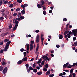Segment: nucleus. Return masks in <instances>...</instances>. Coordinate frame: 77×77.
<instances>
[{"instance_id": "18", "label": "nucleus", "mask_w": 77, "mask_h": 77, "mask_svg": "<svg viewBox=\"0 0 77 77\" xmlns=\"http://www.w3.org/2000/svg\"><path fill=\"white\" fill-rule=\"evenodd\" d=\"M72 65L69 64L68 65V66L67 67V68H71L72 67Z\"/></svg>"}, {"instance_id": "57", "label": "nucleus", "mask_w": 77, "mask_h": 77, "mask_svg": "<svg viewBox=\"0 0 77 77\" xmlns=\"http://www.w3.org/2000/svg\"><path fill=\"white\" fill-rule=\"evenodd\" d=\"M18 24H16L15 25L14 27H16V28H17V27H18Z\"/></svg>"}, {"instance_id": "15", "label": "nucleus", "mask_w": 77, "mask_h": 77, "mask_svg": "<svg viewBox=\"0 0 77 77\" xmlns=\"http://www.w3.org/2000/svg\"><path fill=\"white\" fill-rule=\"evenodd\" d=\"M21 13L22 15H24L25 13V11H21Z\"/></svg>"}, {"instance_id": "11", "label": "nucleus", "mask_w": 77, "mask_h": 77, "mask_svg": "<svg viewBox=\"0 0 77 77\" xmlns=\"http://www.w3.org/2000/svg\"><path fill=\"white\" fill-rule=\"evenodd\" d=\"M42 72H37V74L38 75H40L42 74Z\"/></svg>"}, {"instance_id": "27", "label": "nucleus", "mask_w": 77, "mask_h": 77, "mask_svg": "<svg viewBox=\"0 0 77 77\" xmlns=\"http://www.w3.org/2000/svg\"><path fill=\"white\" fill-rule=\"evenodd\" d=\"M74 70L73 69H72L70 70V72L71 74H72L73 72V70Z\"/></svg>"}, {"instance_id": "7", "label": "nucleus", "mask_w": 77, "mask_h": 77, "mask_svg": "<svg viewBox=\"0 0 77 77\" xmlns=\"http://www.w3.org/2000/svg\"><path fill=\"white\" fill-rule=\"evenodd\" d=\"M50 74V69H49V70L48 71L45 73V74L46 75H48Z\"/></svg>"}, {"instance_id": "24", "label": "nucleus", "mask_w": 77, "mask_h": 77, "mask_svg": "<svg viewBox=\"0 0 77 77\" xmlns=\"http://www.w3.org/2000/svg\"><path fill=\"white\" fill-rule=\"evenodd\" d=\"M9 46H10V44H8L7 43L6 45L5 46V47L7 48H9Z\"/></svg>"}, {"instance_id": "12", "label": "nucleus", "mask_w": 77, "mask_h": 77, "mask_svg": "<svg viewBox=\"0 0 77 77\" xmlns=\"http://www.w3.org/2000/svg\"><path fill=\"white\" fill-rule=\"evenodd\" d=\"M42 59L41 58H40L39 60H38V61L37 62V63L38 64H39L41 63L42 62Z\"/></svg>"}, {"instance_id": "26", "label": "nucleus", "mask_w": 77, "mask_h": 77, "mask_svg": "<svg viewBox=\"0 0 77 77\" xmlns=\"http://www.w3.org/2000/svg\"><path fill=\"white\" fill-rule=\"evenodd\" d=\"M7 64V63L5 62L4 61H2V65L3 66H5Z\"/></svg>"}, {"instance_id": "40", "label": "nucleus", "mask_w": 77, "mask_h": 77, "mask_svg": "<svg viewBox=\"0 0 77 77\" xmlns=\"http://www.w3.org/2000/svg\"><path fill=\"white\" fill-rule=\"evenodd\" d=\"M8 26H9V27L10 28H11L12 27V25H11V23H10V24H9V25H8Z\"/></svg>"}, {"instance_id": "13", "label": "nucleus", "mask_w": 77, "mask_h": 77, "mask_svg": "<svg viewBox=\"0 0 77 77\" xmlns=\"http://www.w3.org/2000/svg\"><path fill=\"white\" fill-rule=\"evenodd\" d=\"M30 45H33L34 44V41H30Z\"/></svg>"}, {"instance_id": "47", "label": "nucleus", "mask_w": 77, "mask_h": 77, "mask_svg": "<svg viewBox=\"0 0 77 77\" xmlns=\"http://www.w3.org/2000/svg\"><path fill=\"white\" fill-rule=\"evenodd\" d=\"M14 6V5L13 4H11L10 5H9V7L10 8H12L13 6Z\"/></svg>"}, {"instance_id": "53", "label": "nucleus", "mask_w": 77, "mask_h": 77, "mask_svg": "<svg viewBox=\"0 0 77 77\" xmlns=\"http://www.w3.org/2000/svg\"><path fill=\"white\" fill-rule=\"evenodd\" d=\"M21 15V13H19L18 14H17V16L18 17H20Z\"/></svg>"}, {"instance_id": "61", "label": "nucleus", "mask_w": 77, "mask_h": 77, "mask_svg": "<svg viewBox=\"0 0 77 77\" xmlns=\"http://www.w3.org/2000/svg\"><path fill=\"white\" fill-rule=\"evenodd\" d=\"M17 28H16V27H14L13 28V30L14 31H15V30H16V29Z\"/></svg>"}, {"instance_id": "14", "label": "nucleus", "mask_w": 77, "mask_h": 77, "mask_svg": "<svg viewBox=\"0 0 77 77\" xmlns=\"http://www.w3.org/2000/svg\"><path fill=\"white\" fill-rule=\"evenodd\" d=\"M33 45H30V51H31L33 49Z\"/></svg>"}, {"instance_id": "41", "label": "nucleus", "mask_w": 77, "mask_h": 77, "mask_svg": "<svg viewBox=\"0 0 77 77\" xmlns=\"http://www.w3.org/2000/svg\"><path fill=\"white\" fill-rule=\"evenodd\" d=\"M67 66L66 65V64H64L63 66V67L64 68H66Z\"/></svg>"}, {"instance_id": "49", "label": "nucleus", "mask_w": 77, "mask_h": 77, "mask_svg": "<svg viewBox=\"0 0 77 77\" xmlns=\"http://www.w3.org/2000/svg\"><path fill=\"white\" fill-rule=\"evenodd\" d=\"M3 2L2 1H0V6L2 5Z\"/></svg>"}, {"instance_id": "31", "label": "nucleus", "mask_w": 77, "mask_h": 77, "mask_svg": "<svg viewBox=\"0 0 77 77\" xmlns=\"http://www.w3.org/2000/svg\"><path fill=\"white\" fill-rule=\"evenodd\" d=\"M39 49V45H37V48H36V52H37L38 49Z\"/></svg>"}, {"instance_id": "19", "label": "nucleus", "mask_w": 77, "mask_h": 77, "mask_svg": "<svg viewBox=\"0 0 77 77\" xmlns=\"http://www.w3.org/2000/svg\"><path fill=\"white\" fill-rule=\"evenodd\" d=\"M8 49H9V48H7V47H5V48H4V51L5 52L7 51H8L7 50Z\"/></svg>"}, {"instance_id": "50", "label": "nucleus", "mask_w": 77, "mask_h": 77, "mask_svg": "<svg viewBox=\"0 0 77 77\" xmlns=\"http://www.w3.org/2000/svg\"><path fill=\"white\" fill-rule=\"evenodd\" d=\"M4 19V18L3 17H0V20H2Z\"/></svg>"}, {"instance_id": "58", "label": "nucleus", "mask_w": 77, "mask_h": 77, "mask_svg": "<svg viewBox=\"0 0 77 77\" xmlns=\"http://www.w3.org/2000/svg\"><path fill=\"white\" fill-rule=\"evenodd\" d=\"M72 76H73V77H75V74L74 73H72Z\"/></svg>"}, {"instance_id": "59", "label": "nucleus", "mask_w": 77, "mask_h": 77, "mask_svg": "<svg viewBox=\"0 0 77 77\" xmlns=\"http://www.w3.org/2000/svg\"><path fill=\"white\" fill-rule=\"evenodd\" d=\"M21 20V18L20 17H18L17 18V20L19 21H20Z\"/></svg>"}, {"instance_id": "62", "label": "nucleus", "mask_w": 77, "mask_h": 77, "mask_svg": "<svg viewBox=\"0 0 77 77\" xmlns=\"http://www.w3.org/2000/svg\"><path fill=\"white\" fill-rule=\"evenodd\" d=\"M71 37V36L70 35H67V37H68L69 38H70Z\"/></svg>"}, {"instance_id": "60", "label": "nucleus", "mask_w": 77, "mask_h": 77, "mask_svg": "<svg viewBox=\"0 0 77 77\" xmlns=\"http://www.w3.org/2000/svg\"><path fill=\"white\" fill-rule=\"evenodd\" d=\"M2 15L3 17H5V13L3 12H2Z\"/></svg>"}, {"instance_id": "1", "label": "nucleus", "mask_w": 77, "mask_h": 77, "mask_svg": "<svg viewBox=\"0 0 77 77\" xmlns=\"http://www.w3.org/2000/svg\"><path fill=\"white\" fill-rule=\"evenodd\" d=\"M72 31L73 32L74 36H76L77 34V29L72 30Z\"/></svg>"}, {"instance_id": "23", "label": "nucleus", "mask_w": 77, "mask_h": 77, "mask_svg": "<svg viewBox=\"0 0 77 77\" xmlns=\"http://www.w3.org/2000/svg\"><path fill=\"white\" fill-rule=\"evenodd\" d=\"M5 36V34L4 33H2L1 34V36L2 37H4Z\"/></svg>"}, {"instance_id": "44", "label": "nucleus", "mask_w": 77, "mask_h": 77, "mask_svg": "<svg viewBox=\"0 0 77 77\" xmlns=\"http://www.w3.org/2000/svg\"><path fill=\"white\" fill-rule=\"evenodd\" d=\"M43 14L44 15H46V11H43Z\"/></svg>"}, {"instance_id": "34", "label": "nucleus", "mask_w": 77, "mask_h": 77, "mask_svg": "<svg viewBox=\"0 0 77 77\" xmlns=\"http://www.w3.org/2000/svg\"><path fill=\"white\" fill-rule=\"evenodd\" d=\"M47 70H48V69H46L45 68H43V71L45 72H46V71H47Z\"/></svg>"}, {"instance_id": "33", "label": "nucleus", "mask_w": 77, "mask_h": 77, "mask_svg": "<svg viewBox=\"0 0 77 77\" xmlns=\"http://www.w3.org/2000/svg\"><path fill=\"white\" fill-rule=\"evenodd\" d=\"M41 65H42L43 66L45 65V62L43 61H42V63H41Z\"/></svg>"}, {"instance_id": "46", "label": "nucleus", "mask_w": 77, "mask_h": 77, "mask_svg": "<svg viewBox=\"0 0 77 77\" xmlns=\"http://www.w3.org/2000/svg\"><path fill=\"white\" fill-rule=\"evenodd\" d=\"M17 11H20V8H17L16 9V10Z\"/></svg>"}, {"instance_id": "5", "label": "nucleus", "mask_w": 77, "mask_h": 77, "mask_svg": "<svg viewBox=\"0 0 77 77\" xmlns=\"http://www.w3.org/2000/svg\"><path fill=\"white\" fill-rule=\"evenodd\" d=\"M41 3H40V4L41 6H42L43 5L45 4V2L43 0L41 1Z\"/></svg>"}, {"instance_id": "10", "label": "nucleus", "mask_w": 77, "mask_h": 77, "mask_svg": "<svg viewBox=\"0 0 77 77\" xmlns=\"http://www.w3.org/2000/svg\"><path fill=\"white\" fill-rule=\"evenodd\" d=\"M59 38L60 39H62L63 38V35H59Z\"/></svg>"}, {"instance_id": "30", "label": "nucleus", "mask_w": 77, "mask_h": 77, "mask_svg": "<svg viewBox=\"0 0 77 77\" xmlns=\"http://www.w3.org/2000/svg\"><path fill=\"white\" fill-rule=\"evenodd\" d=\"M6 10V8H5L4 9H2L1 10V12H4Z\"/></svg>"}, {"instance_id": "16", "label": "nucleus", "mask_w": 77, "mask_h": 77, "mask_svg": "<svg viewBox=\"0 0 77 77\" xmlns=\"http://www.w3.org/2000/svg\"><path fill=\"white\" fill-rule=\"evenodd\" d=\"M41 6V5H40V4H37V7L38 9H40L41 8L42 6Z\"/></svg>"}, {"instance_id": "9", "label": "nucleus", "mask_w": 77, "mask_h": 77, "mask_svg": "<svg viewBox=\"0 0 77 77\" xmlns=\"http://www.w3.org/2000/svg\"><path fill=\"white\" fill-rule=\"evenodd\" d=\"M23 62V61H22V60H19L17 62V64H21V63H22Z\"/></svg>"}, {"instance_id": "64", "label": "nucleus", "mask_w": 77, "mask_h": 77, "mask_svg": "<svg viewBox=\"0 0 77 77\" xmlns=\"http://www.w3.org/2000/svg\"><path fill=\"white\" fill-rule=\"evenodd\" d=\"M42 7H43V9L44 10H45L46 9V8H45V7H44V6H43Z\"/></svg>"}, {"instance_id": "48", "label": "nucleus", "mask_w": 77, "mask_h": 77, "mask_svg": "<svg viewBox=\"0 0 77 77\" xmlns=\"http://www.w3.org/2000/svg\"><path fill=\"white\" fill-rule=\"evenodd\" d=\"M41 42H43L44 40L45 39L44 38H41Z\"/></svg>"}, {"instance_id": "20", "label": "nucleus", "mask_w": 77, "mask_h": 77, "mask_svg": "<svg viewBox=\"0 0 77 77\" xmlns=\"http://www.w3.org/2000/svg\"><path fill=\"white\" fill-rule=\"evenodd\" d=\"M36 63H35L33 64V65H32V67L33 68H35V67H36Z\"/></svg>"}, {"instance_id": "29", "label": "nucleus", "mask_w": 77, "mask_h": 77, "mask_svg": "<svg viewBox=\"0 0 77 77\" xmlns=\"http://www.w3.org/2000/svg\"><path fill=\"white\" fill-rule=\"evenodd\" d=\"M20 18L21 20H23V19H24L25 17L23 16H21L20 17Z\"/></svg>"}, {"instance_id": "42", "label": "nucleus", "mask_w": 77, "mask_h": 77, "mask_svg": "<svg viewBox=\"0 0 77 77\" xmlns=\"http://www.w3.org/2000/svg\"><path fill=\"white\" fill-rule=\"evenodd\" d=\"M76 65V63H73V65H72V67L75 66Z\"/></svg>"}, {"instance_id": "8", "label": "nucleus", "mask_w": 77, "mask_h": 77, "mask_svg": "<svg viewBox=\"0 0 77 77\" xmlns=\"http://www.w3.org/2000/svg\"><path fill=\"white\" fill-rule=\"evenodd\" d=\"M69 32V31L67 30L66 31H65L64 32L63 35H67L68 33Z\"/></svg>"}, {"instance_id": "54", "label": "nucleus", "mask_w": 77, "mask_h": 77, "mask_svg": "<svg viewBox=\"0 0 77 77\" xmlns=\"http://www.w3.org/2000/svg\"><path fill=\"white\" fill-rule=\"evenodd\" d=\"M24 51V49L23 48H22L20 49V51L21 52H23Z\"/></svg>"}, {"instance_id": "43", "label": "nucleus", "mask_w": 77, "mask_h": 77, "mask_svg": "<svg viewBox=\"0 0 77 77\" xmlns=\"http://www.w3.org/2000/svg\"><path fill=\"white\" fill-rule=\"evenodd\" d=\"M49 66L48 64H46L45 65V67L46 69H47L48 67Z\"/></svg>"}, {"instance_id": "25", "label": "nucleus", "mask_w": 77, "mask_h": 77, "mask_svg": "<svg viewBox=\"0 0 77 77\" xmlns=\"http://www.w3.org/2000/svg\"><path fill=\"white\" fill-rule=\"evenodd\" d=\"M19 23V22L17 20H15L14 22V23L17 24H18V23Z\"/></svg>"}, {"instance_id": "21", "label": "nucleus", "mask_w": 77, "mask_h": 77, "mask_svg": "<svg viewBox=\"0 0 77 77\" xmlns=\"http://www.w3.org/2000/svg\"><path fill=\"white\" fill-rule=\"evenodd\" d=\"M4 68L2 66H0V71H2L3 69Z\"/></svg>"}, {"instance_id": "51", "label": "nucleus", "mask_w": 77, "mask_h": 77, "mask_svg": "<svg viewBox=\"0 0 77 77\" xmlns=\"http://www.w3.org/2000/svg\"><path fill=\"white\" fill-rule=\"evenodd\" d=\"M25 66L27 68H28L29 66V64L28 63H27L25 65Z\"/></svg>"}, {"instance_id": "56", "label": "nucleus", "mask_w": 77, "mask_h": 77, "mask_svg": "<svg viewBox=\"0 0 77 77\" xmlns=\"http://www.w3.org/2000/svg\"><path fill=\"white\" fill-rule=\"evenodd\" d=\"M74 44L75 46H77V42H76L75 43H74Z\"/></svg>"}, {"instance_id": "35", "label": "nucleus", "mask_w": 77, "mask_h": 77, "mask_svg": "<svg viewBox=\"0 0 77 77\" xmlns=\"http://www.w3.org/2000/svg\"><path fill=\"white\" fill-rule=\"evenodd\" d=\"M17 1L19 3H21V2H22V0H17Z\"/></svg>"}, {"instance_id": "45", "label": "nucleus", "mask_w": 77, "mask_h": 77, "mask_svg": "<svg viewBox=\"0 0 77 77\" xmlns=\"http://www.w3.org/2000/svg\"><path fill=\"white\" fill-rule=\"evenodd\" d=\"M63 21L65 22L67 21V19L66 18H64L63 19Z\"/></svg>"}, {"instance_id": "39", "label": "nucleus", "mask_w": 77, "mask_h": 77, "mask_svg": "<svg viewBox=\"0 0 77 77\" xmlns=\"http://www.w3.org/2000/svg\"><path fill=\"white\" fill-rule=\"evenodd\" d=\"M8 2V1H4V2L3 3V4H6Z\"/></svg>"}, {"instance_id": "28", "label": "nucleus", "mask_w": 77, "mask_h": 77, "mask_svg": "<svg viewBox=\"0 0 77 77\" xmlns=\"http://www.w3.org/2000/svg\"><path fill=\"white\" fill-rule=\"evenodd\" d=\"M64 38H66V40H67L68 41H69V39H68V38H67V35H66L65 36H64Z\"/></svg>"}, {"instance_id": "63", "label": "nucleus", "mask_w": 77, "mask_h": 77, "mask_svg": "<svg viewBox=\"0 0 77 77\" xmlns=\"http://www.w3.org/2000/svg\"><path fill=\"white\" fill-rule=\"evenodd\" d=\"M56 46L57 47V48H59L60 47V46L59 45H56Z\"/></svg>"}, {"instance_id": "17", "label": "nucleus", "mask_w": 77, "mask_h": 77, "mask_svg": "<svg viewBox=\"0 0 77 77\" xmlns=\"http://www.w3.org/2000/svg\"><path fill=\"white\" fill-rule=\"evenodd\" d=\"M33 72L36 73L37 72V69H34L33 70Z\"/></svg>"}, {"instance_id": "55", "label": "nucleus", "mask_w": 77, "mask_h": 77, "mask_svg": "<svg viewBox=\"0 0 77 77\" xmlns=\"http://www.w3.org/2000/svg\"><path fill=\"white\" fill-rule=\"evenodd\" d=\"M40 31L39 30H37L35 31V32L37 33H38V32H39Z\"/></svg>"}, {"instance_id": "32", "label": "nucleus", "mask_w": 77, "mask_h": 77, "mask_svg": "<svg viewBox=\"0 0 77 77\" xmlns=\"http://www.w3.org/2000/svg\"><path fill=\"white\" fill-rule=\"evenodd\" d=\"M9 41V39H5V40H4V42L5 43H6L7 42H8Z\"/></svg>"}, {"instance_id": "3", "label": "nucleus", "mask_w": 77, "mask_h": 77, "mask_svg": "<svg viewBox=\"0 0 77 77\" xmlns=\"http://www.w3.org/2000/svg\"><path fill=\"white\" fill-rule=\"evenodd\" d=\"M8 70V68L7 67H6L5 68V69L2 71V72L4 74H5L7 72Z\"/></svg>"}, {"instance_id": "22", "label": "nucleus", "mask_w": 77, "mask_h": 77, "mask_svg": "<svg viewBox=\"0 0 77 77\" xmlns=\"http://www.w3.org/2000/svg\"><path fill=\"white\" fill-rule=\"evenodd\" d=\"M29 70H30L31 71H32V70H33L34 69L33 68H32V66H29Z\"/></svg>"}, {"instance_id": "38", "label": "nucleus", "mask_w": 77, "mask_h": 77, "mask_svg": "<svg viewBox=\"0 0 77 77\" xmlns=\"http://www.w3.org/2000/svg\"><path fill=\"white\" fill-rule=\"evenodd\" d=\"M54 74H52L51 75H49V77H54Z\"/></svg>"}, {"instance_id": "36", "label": "nucleus", "mask_w": 77, "mask_h": 77, "mask_svg": "<svg viewBox=\"0 0 77 77\" xmlns=\"http://www.w3.org/2000/svg\"><path fill=\"white\" fill-rule=\"evenodd\" d=\"M4 51V50L3 49H2L1 51H0V54H2L3 52Z\"/></svg>"}, {"instance_id": "6", "label": "nucleus", "mask_w": 77, "mask_h": 77, "mask_svg": "<svg viewBox=\"0 0 77 77\" xmlns=\"http://www.w3.org/2000/svg\"><path fill=\"white\" fill-rule=\"evenodd\" d=\"M27 60V57H25L24 58H23V59H22L21 60L22 61H26Z\"/></svg>"}, {"instance_id": "4", "label": "nucleus", "mask_w": 77, "mask_h": 77, "mask_svg": "<svg viewBox=\"0 0 77 77\" xmlns=\"http://www.w3.org/2000/svg\"><path fill=\"white\" fill-rule=\"evenodd\" d=\"M26 47H27V53L28 54L29 53V44H26Z\"/></svg>"}, {"instance_id": "37", "label": "nucleus", "mask_w": 77, "mask_h": 77, "mask_svg": "<svg viewBox=\"0 0 77 77\" xmlns=\"http://www.w3.org/2000/svg\"><path fill=\"white\" fill-rule=\"evenodd\" d=\"M45 58H46V60H47L48 61L50 60L49 59V58L47 56H45Z\"/></svg>"}, {"instance_id": "2", "label": "nucleus", "mask_w": 77, "mask_h": 77, "mask_svg": "<svg viewBox=\"0 0 77 77\" xmlns=\"http://www.w3.org/2000/svg\"><path fill=\"white\" fill-rule=\"evenodd\" d=\"M40 40V37L39 35H37V36H36V43H38L39 42Z\"/></svg>"}, {"instance_id": "52", "label": "nucleus", "mask_w": 77, "mask_h": 77, "mask_svg": "<svg viewBox=\"0 0 77 77\" xmlns=\"http://www.w3.org/2000/svg\"><path fill=\"white\" fill-rule=\"evenodd\" d=\"M64 71H65V72H69V71L68 70H67V69L64 70Z\"/></svg>"}]
</instances>
